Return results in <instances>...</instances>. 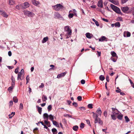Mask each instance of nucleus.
Here are the masks:
<instances>
[{
	"label": "nucleus",
	"mask_w": 134,
	"mask_h": 134,
	"mask_svg": "<svg viewBox=\"0 0 134 134\" xmlns=\"http://www.w3.org/2000/svg\"><path fill=\"white\" fill-rule=\"evenodd\" d=\"M93 114V117L94 119V123L95 124L98 123L100 125H102L103 122L102 120H101L100 118H98V115L94 112H92Z\"/></svg>",
	"instance_id": "1"
},
{
	"label": "nucleus",
	"mask_w": 134,
	"mask_h": 134,
	"mask_svg": "<svg viewBox=\"0 0 134 134\" xmlns=\"http://www.w3.org/2000/svg\"><path fill=\"white\" fill-rule=\"evenodd\" d=\"M43 118L44 119L48 120V118L52 121L54 119V116L51 114L48 115L47 113H45L43 115Z\"/></svg>",
	"instance_id": "2"
},
{
	"label": "nucleus",
	"mask_w": 134,
	"mask_h": 134,
	"mask_svg": "<svg viewBox=\"0 0 134 134\" xmlns=\"http://www.w3.org/2000/svg\"><path fill=\"white\" fill-rule=\"evenodd\" d=\"M110 6L112 9L117 13L119 14H121L120 10L117 7L113 4H110Z\"/></svg>",
	"instance_id": "3"
},
{
	"label": "nucleus",
	"mask_w": 134,
	"mask_h": 134,
	"mask_svg": "<svg viewBox=\"0 0 134 134\" xmlns=\"http://www.w3.org/2000/svg\"><path fill=\"white\" fill-rule=\"evenodd\" d=\"M23 12L25 15L29 17H32L35 15V14L34 13L29 11L25 10Z\"/></svg>",
	"instance_id": "4"
},
{
	"label": "nucleus",
	"mask_w": 134,
	"mask_h": 134,
	"mask_svg": "<svg viewBox=\"0 0 134 134\" xmlns=\"http://www.w3.org/2000/svg\"><path fill=\"white\" fill-rule=\"evenodd\" d=\"M70 27L69 26H66L64 27V31L67 32L69 35H71L72 34V30L70 29Z\"/></svg>",
	"instance_id": "5"
},
{
	"label": "nucleus",
	"mask_w": 134,
	"mask_h": 134,
	"mask_svg": "<svg viewBox=\"0 0 134 134\" xmlns=\"http://www.w3.org/2000/svg\"><path fill=\"white\" fill-rule=\"evenodd\" d=\"M54 16L55 18L59 19L62 20H64V18L60 15V14L58 13H54Z\"/></svg>",
	"instance_id": "6"
},
{
	"label": "nucleus",
	"mask_w": 134,
	"mask_h": 134,
	"mask_svg": "<svg viewBox=\"0 0 134 134\" xmlns=\"http://www.w3.org/2000/svg\"><path fill=\"white\" fill-rule=\"evenodd\" d=\"M63 6L60 4H57L53 6V8L56 10L58 11L62 9Z\"/></svg>",
	"instance_id": "7"
},
{
	"label": "nucleus",
	"mask_w": 134,
	"mask_h": 134,
	"mask_svg": "<svg viewBox=\"0 0 134 134\" xmlns=\"http://www.w3.org/2000/svg\"><path fill=\"white\" fill-rule=\"evenodd\" d=\"M112 114L111 115V118L113 120H115L116 119L115 115H118V113L116 111H112Z\"/></svg>",
	"instance_id": "8"
},
{
	"label": "nucleus",
	"mask_w": 134,
	"mask_h": 134,
	"mask_svg": "<svg viewBox=\"0 0 134 134\" xmlns=\"http://www.w3.org/2000/svg\"><path fill=\"white\" fill-rule=\"evenodd\" d=\"M0 14L1 15L6 18H7L8 16V15L4 11L0 9Z\"/></svg>",
	"instance_id": "9"
},
{
	"label": "nucleus",
	"mask_w": 134,
	"mask_h": 134,
	"mask_svg": "<svg viewBox=\"0 0 134 134\" xmlns=\"http://www.w3.org/2000/svg\"><path fill=\"white\" fill-rule=\"evenodd\" d=\"M123 36L124 37H129L131 36L130 33L128 31H125L123 33Z\"/></svg>",
	"instance_id": "10"
},
{
	"label": "nucleus",
	"mask_w": 134,
	"mask_h": 134,
	"mask_svg": "<svg viewBox=\"0 0 134 134\" xmlns=\"http://www.w3.org/2000/svg\"><path fill=\"white\" fill-rule=\"evenodd\" d=\"M24 5H23L22 4V8L24 9H25L28 8L30 6V4L29 3L27 2H25L24 3Z\"/></svg>",
	"instance_id": "11"
},
{
	"label": "nucleus",
	"mask_w": 134,
	"mask_h": 134,
	"mask_svg": "<svg viewBox=\"0 0 134 134\" xmlns=\"http://www.w3.org/2000/svg\"><path fill=\"white\" fill-rule=\"evenodd\" d=\"M107 38L104 36H102L99 39V41L100 42H102L103 41H107Z\"/></svg>",
	"instance_id": "12"
},
{
	"label": "nucleus",
	"mask_w": 134,
	"mask_h": 134,
	"mask_svg": "<svg viewBox=\"0 0 134 134\" xmlns=\"http://www.w3.org/2000/svg\"><path fill=\"white\" fill-rule=\"evenodd\" d=\"M97 5L100 8H102L103 7V2L102 0H100L98 2Z\"/></svg>",
	"instance_id": "13"
},
{
	"label": "nucleus",
	"mask_w": 134,
	"mask_h": 134,
	"mask_svg": "<svg viewBox=\"0 0 134 134\" xmlns=\"http://www.w3.org/2000/svg\"><path fill=\"white\" fill-rule=\"evenodd\" d=\"M66 72H64L58 74L57 76V78L59 79L64 76L66 74Z\"/></svg>",
	"instance_id": "14"
},
{
	"label": "nucleus",
	"mask_w": 134,
	"mask_h": 134,
	"mask_svg": "<svg viewBox=\"0 0 134 134\" xmlns=\"http://www.w3.org/2000/svg\"><path fill=\"white\" fill-rule=\"evenodd\" d=\"M24 75L22 74L21 73H18V75L17 79L19 80V79L22 80L23 79Z\"/></svg>",
	"instance_id": "15"
},
{
	"label": "nucleus",
	"mask_w": 134,
	"mask_h": 134,
	"mask_svg": "<svg viewBox=\"0 0 134 134\" xmlns=\"http://www.w3.org/2000/svg\"><path fill=\"white\" fill-rule=\"evenodd\" d=\"M85 35L87 38L89 39H91L93 36V35L92 34L89 32L86 33Z\"/></svg>",
	"instance_id": "16"
},
{
	"label": "nucleus",
	"mask_w": 134,
	"mask_h": 134,
	"mask_svg": "<svg viewBox=\"0 0 134 134\" xmlns=\"http://www.w3.org/2000/svg\"><path fill=\"white\" fill-rule=\"evenodd\" d=\"M121 9L123 12L126 13L128 10L129 9L128 7H121Z\"/></svg>",
	"instance_id": "17"
},
{
	"label": "nucleus",
	"mask_w": 134,
	"mask_h": 134,
	"mask_svg": "<svg viewBox=\"0 0 134 134\" xmlns=\"http://www.w3.org/2000/svg\"><path fill=\"white\" fill-rule=\"evenodd\" d=\"M96 113L97 114H96L98 115V116L101 115L102 114V111L100 108H99L96 111Z\"/></svg>",
	"instance_id": "18"
},
{
	"label": "nucleus",
	"mask_w": 134,
	"mask_h": 134,
	"mask_svg": "<svg viewBox=\"0 0 134 134\" xmlns=\"http://www.w3.org/2000/svg\"><path fill=\"white\" fill-rule=\"evenodd\" d=\"M48 40V37L47 36L44 37L42 41V42L43 43H46Z\"/></svg>",
	"instance_id": "19"
},
{
	"label": "nucleus",
	"mask_w": 134,
	"mask_h": 134,
	"mask_svg": "<svg viewBox=\"0 0 134 134\" xmlns=\"http://www.w3.org/2000/svg\"><path fill=\"white\" fill-rule=\"evenodd\" d=\"M32 3L34 5L37 6L40 4V3L36 0H32Z\"/></svg>",
	"instance_id": "20"
},
{
	"label": "nucleus",
	"mask_w": 134,
	"mask_h": 134,
	"mask_svg": "<svg viewBox=\"0 0 134 134\" xmlns=\"http://www.w3.org/2000/svg\"><path fill=\"white\" fill-rule=\"evenodd\" d=\"M109 1L115 5H117L118 4V1L115 0H109Z\"/></svg>",
	"instance_id": "21"
},
{
	"label": "nucleus",
	"mask_w": 134,
	"mask_h": 134,
	"mask_svg": "<svg viewBox=\"0 0 134 134\" xmlns=\"http://www.w3.org/2000/svg\"><path fill=\"white\" fill-rule=\"evenodd\" d=\"M42 100L43 102L46 101L47 100V97L46 96L44 95H43L42 97Z\"/></svg>",
	"instance_id": "22"
},
{
	"label": "nucleus",
	"mask_w": 134,
	"mask_h": 134,
	"mask_svg": "<svg viewBox=\"0 0 134 134\" xmlns=\"http://www.w3.org/2000/svg\"><path fill=\"white\" fill-rule=\"evenodd\" d=\"M48 120H46L44 121L45 123L47 125L48 127H50L51 126L50 123L49 121H48Z\"/></svg>",
	"instance_id": "23"
},
{
	"label": "nucleus",
	"mask_w": 134,
	"mask_h": 134,
	"mask_svg": "<svg viewBox=\"0 0 134 134\" xmlns=\"http://www.w3.org/2000/svg\"><path fill=\"white\" fill-rule=\"evenodd\" d=\"M111 54L113 57H116V58H118V56L116 53L114 51H112L111 52Z\"/></svg>",
	"instance_id": "24"
},
{
	"label": "nucleus",
	"mask_w": 134,
	"mask_h": 134,
	"mask_svg": "<svg viewBox=\"0 0 134 134\" xmlns=\"http://www.w3.org/2000/svg\"><path fill=\"white\" fill-rule=\"evenodd\" d=\"M52 122L53 124L54 125H55L57 127H59V124L57 122L54 120H53Z\"/></svg>",
	"instance_id": "25"
},
{
	"label": "nucleus",
	"mask_w": 134,
	"mask_h": 134,
	"mask_svg": "<svg viewBox=\"0 0 134 134\" xmlns=\"http://www.w3.org/2000/svg\"><path fill=\"white\" fill-rule=\"evenodd\" d=\"M114 26L116 27H120V24L119 22H117L114 24Z\"/></svg>",
	"instance_id": "26"
},
{
	"label": "nucleus",
	"mask_w": 134,
	"mask_h": 134,
	"mask_svg": "<svg viewBox=\"0 0 134 134\" xmlns=\"http://www.w3.org/2000/svg\"><path fill=\"white\" fill-rule=\"evenodd\" d=\"M52 131L53 134H56L57 133V129L55 128L52 129Z\"/></svg>",
	"instance_id": "27"
},
{
	"label": "nucleus",
	"mask_w": 134,
	"mask_h": 134,
	"mask_svg": "<svg viewBox=\"0 0 134 134\" xmlns=\"http://www.w3.org/2000/svg\"><path fill=\"white\" fill-rule=\"evenodd\" d=\"M92 20L94 22L96 25L97 26H99V24L98 23V22L96 20L94 19H92Z\"/></svg>",
	"instance_id": "28"
},
{
	"label": "nucleus",
	"mask_w": 134,
	"mask_h": 134,
	"mask_svg": "<svg viewBox=\"0 0 134 134\" xmlns=\"http://www.w3.org/2000/svg\"><path fill=\"white\" fill-rule=\"evenodd\" d=\"M15 114V113L14 112H12L9 115V118L10 119Z\"/></svg>",
	"instance_id": "29"
},
{
	"label": "nucleus",
	"mask_w": 134,
	"mask_h": 134,
	"mask_svg": "<svg viewBox=\"0 0 134 134\" xmlns=\"http://www.w3.org/2000/svg\"><path fill=\"white\" fill-rule=\"evenodd\" d=\"M9 3L10 5H13L15 4V2L13 0H9Z\"/></svg>",
	"instance_id": "30"
},
{
	"label": "nucleus",
	"mask_w": 134,
	"mask_h": 134,
	"mask_svg": "<svg viewBox=\"0 0 134 134\" xmlns=\"http://www.w3.org/2000/svg\"><path fill=\"white\" fill-rule=\"evenodd\" d=\"M52 106L51 105H49L47 107V109L48 111L49 112L52 109Z\"/></svg>",
	"instance_id": "31"
},
{
	"label": "nucleus",
	"mask_w": 134,
	"mask_h": 134,
	"mask_svg": "<svg viewBox=\"0 0 134 134\" xmlns=\"http://www.w3.org/2000/svg\"><path fill=\"white\" fill-rule=\"evenodd\" d=\"M13 100L14 102L15 103H16L18 102V99L16 97H13Z\"/></svg>",
	"instance_id": "32"
},
{
	"label": "nucleus",
	"mask_w": 134,
	"mask_h": 134,
	"mask_svg": "<svg viewBox=\"0 0 134 134\" xmlns=\"http://www.w3.org/2000/svg\"><path fill=\"white\" fill-rule=\"evenodd\" d=\"M73 130L75 131H76L78 129V127L77 125L74 126L72 128Z\"/></svg>",
	"instance_id": "33"
},
{
	"label": "nucleus",
	"mask_w": 134,
	"mask_h": 134,
	"mask_svg": "<svg viewBox=\"0 0 134 134\" xmlns=\"http://www.w3.org/2000/svg\"><path fill=\"white\" fill-rule=\"evenodd\" d=\"M99 78L100 80L101 81H103L105 79V77L103 75H101L99 76Z\"/></svg>",
	"instance_id": "34"
},
{
	"label": "nucleus",
	"mask_w": 134,
	"mask_h": 134,
	"mask_svg": "<svg viewBox=\"0 0 134 134\" xmlns=\"http://www.w3.org/2000/svg\"><path fill=\"white\" fill-rule=\"evenodd\" d=\"M13 88L14 87H13L11 86L8 88V90L10 92H11L12 91V90Z\"/></svg>",
	"instance_id": "35"
},
{
	"label": "nucleus",
	"mask_w": 134,
	"mask_h": 134,
	"mask_svg": "<svg viewBox=\"0 0 134 134\" xmlns=\"http://www.w3.org/2000/svg\"><path fill=\"white\" fill-rule=\"evenodd\" d=\"M116 21H122V18L121 17H118L116 19Z\"/></svg>",
	"instance_id": "36"
},
{
	"label": "nucleus",
	"mask_w": 134,
	"mask_h": 134,
	"mask_svg": "<svg viewBox=\"0 0 134 134\" xmlns=\"http://www.w3.org/2000/svg\"><path fill=\"white\" fill-rule=\"evenodd\" d=\"M123 116V115H119L117 117V118L121 120V119H122V117Z\"/></svg>",
	"instance_id": "37"
},
{
	"label": "nucleus",
	"mask_w": 134,
	"mask_h": 134,
	"mask_svg": "<svg viewBox=\"0 0 134 134\" xmlns=\"http://www.w3.org/2000/svg\"><path fill=\"white\" fill-rule=\"evenodd\" d=\"M116 88L117 90H115L116 92L117 93H119L120 92H121V90L119 89V87H117Z\"/></svg>",
	"instance_id": "38"
},
{
	"label": "nucleus",
	"mask_w": 134,
	"mask_h": 134,
	"mask_svg": "<svg viewBox=\"0 0 134 134\" xmlns=\"http://www.w3.org/2000/svg\"><path fill=\"white\" fill-rule=\"evenodd\" d=\"M22 4H21L20 5H17L16 7V9L19 10L20 9V7H22Z\"/></svg>",
	"instance_id": "39"
},
{
	"label": "nucleus",
	"mask_w": 134,
	"mask_h": 134,
	"mask_svg": "<svg viewBox=\"0 0 134 134\" xmlns=\"http://www.w3.org/2000/svg\"><path fill=\"white\" fill-rule=\"evenodd\" d=\"M125 120L127 122H128L130 121V120L128 118V117L127 116H126L125 117Z\"/></svg>",
	"instance_id": "40"
},
{
	"label": "nucleus",
	"mask_w": 134,
	"mask_h": 134,
	"mask_svg": "<svg viewBox=\"0 0 134 134\" xmlns=\"http://www.w3.org/2000/svg\"><path fill=\"white\" fill-rule=\"evenodd\" d=\"M42 108L40 107H38V112L40 114H41V112H42Z\"/></svg>",
	"instance_id": "41"
},
{
	"label": "nucleus",
	"mask_w": 134,
	"mask_h": 134,
	"mask_svg": "<svg viewBox=\"0 0 134 134\" xmlns=\"http://www.w3.org/2000/svg\"><path fill=\"white\" fill-rule=\"evenodd\" d=\"M26 79L27 81L26 83H27L29 82L30 80L29 77V75L27 76L26 77Z\"/></svg>",
	"instance_id": "42"
},
{
	"label": "nucleus",
	"mask_w": 134,
	"mask_h": 134,
	"mask_svg": "<svg viewBox=\"0 0 134 134\" xmlns=\"http://www.w3.org/2000/svg\"><path fill=\"white\" fill-rule=\"evenodd\" d=\"M85 124L83 123H81L80 124V127L81 129H83L84 127Z\"/></svg>",
	"instance_id": "43"
},
{
	"label": "nucleus",
	"mask_w": 134,
	"mask_h": 134,
	"mask_svg": "<svg viewBox=\"0 0 134 134\" xmlns=\"http://www.w3.org/2000/svg\"><path fill=\"white\" fill-rule=\"evenodd\" d=\"M23 105L21 103L20 104L19 109L20 110H22L23 109Z\"/></svg>",
	"instance_id": "44"
},
{
	"label": "nucleus",
	"mask_w": 134,
	"mask_h": 134,
	"mask_svg": "<svg viewBox=\"0 0 134 134\" xmlns=\"http://www.w3.org/2000/svg\"><path fill=\"white\" fill-rule=\"evenodd\" d=\"M74 14H73L70 13L68 15V17L70 18H72Z\"/></svg>",
	"instance_id": "45"
},
{
	"label": "nucleus",
	"mask_w": 134,
	"mask_h": 134,
	"mask_svg": "<svg viewBox=\"0 0 134 134\" xmlns=\"http://www.w3.org/2000/svg\"><path fill=\"white\" fill-rule=\"evenodd\" d=\"M110 59H111L112 60L113 62H115L116 61V60L117 59V58H116V59H115L113 57H111Z\"/></svg>",
	"instance_id": "46"
},
{
	"label": "nucleus",
	"mask_w": 134,
	"mask_h": 134,
	"mask_svg": "<svg viewBox=\"0 0 134 134\" xmlns=\"http://www.w3.org/2000/svg\"><path fill=\"white\" fill-rule=\"evenodd\" d=\"M88 107L89 108H93L92 104H89L88 105Z\"/></svg>",
	"instance_id": "47"
},
{
	"label": "nucleus",
	"mask_w": 134,
	"mask_h": 134,
	"mask_svg": "<svg viewBox=\"0 0 134 134\" xmlns=\"http://www.w3.org/2000/svg\"><path fill=\"white\" fill-rule=\"evenodd\" d=\"M77 99L79 101H80L82 100V97L81 96H79L77 97Z\"/></svg>",
	"instance_id": "48"
},
{
	"label": "nucleus",
	"mask_w": 134,
	"mask_h": 134,
	"mask_svg": "<svg viewBox=\"0 0 134 134\" xmlns=\"http://www.w3.org/2000/svg\"><path fill=\"white\" fill-rule=\"evenodd\" d=\"M79 108L82 111H84L85 110V108L84 107H79Z\"/></svg>",
	"instance_id": "49"
},
{
	"label": "nucleus",
	"mask_w": 134,
	"mask_h": 134,
	"mask_svg": "<svg viewBox=\"0 0 134 134\" xmlns=\"http://www.w3.org/2000/svg\"><path fill=\"white\" fill-rule=\"evenodd\" d=\"M11 79L13 82H15V79L14 78L13 76H12Z\"/></svg>",
	"instance_id": "50"
},
{
	"label": "nucleus",
	"mask_w": 134,
	"mask_h": 134,
	"mask_svg": "<svg viewBox=\"0 0 134 134\" xmlns=\"http://www.w3.org/2000/svg\"><path fill=\"white\" fill-rule=\"evenodd\" d=\"M44 87V84L43 83H42L41 84V85H40L39 86V88H43Z\"/></svg>",
	"instance_id": "51"
},
{
	"label": "nucleus",
	"mask_w": 134,
	"mask_h": 134,
	"mask_svg": "<svg viewBox=\"0 0 134 134\" xmlns=\"http://www.w3.org/2000/svg\"><path fill=\"white\" fill-rule=\"evenodd\" d=\"M10 106H12L13 105V102L12 100H11L9 102Z\"/></svg>",
	"instance_id": "52"
},
{
	"label": "nucleus",
	"mask_w": 134,
	"mask_h": 134,
	"mask_svg": "<svg viewBox=\"0 0 134 134\" xmlns=\"http://www.w3.org/2000/svg\"><path fill=\"white\" fill-rule=\"evenodd\" d=\"M85 80H82L81 81V83L82 84H83L85 83Z\"/></svg>",
	"instance_id": "53"
},
{
	"label": "nucleus",
	"mask_w": 134,
	"mask_h": 134,
	"mask_svg": "<svg viewBox=\"0 0 134 134\" xmlns=\"http://www.w3.org/2000/svg\"><path fill=\"white\" fill-rule=\"evenodd\" d=\"M86 121L87 122V124H88L90 126H91L90 121L89 120H86Z\"/></svg>",
	"instance_id": "54"
},
{
	"label": "nucleus",
	"mask_w": 134,
	"mask_h": 134,
	"mask_svg": "<svg viewBox=\"0 0 134 134\" xmlns=\"http://www.w3.org/2000/svg\"><path fill=\"white\" fill-rule=\"evenodd\" d=\"M8 55L10 57L12 55V53L11 51H9L8 52Z\"/></svg>",
	"instance_id": "55"
},
{
	"label": "nucleus",
	"mask_w": 134,
	"mask_h": 134,
	"mask_svg": "<svg viewBox=\"0 0 134 134\" xmlns=\"http://www.w3.org/2000/svg\"><path fill=\"white\" fill-rule=\"evenodd\" d=\"M18 68H17L15 69V72L16 74H17L18 72Z\"/></svg>",
	"instance_id": "56"
},
{
	"label": "nucleus",
	"mask_w": 134,
	"mask_h": 134,
	"mask_svg": "<svg viewBox=\"0 0 134 134\" xmlns=\"http://www.w3.org/2000/svg\"><path fill=\"white\" fill-rule=\"evenodd\" d=\"M106 80L107 81V82H109V77L108 76H107L106 77Z\"/></svg>",
	"instance_id": "57"
},
{
	"label": "nucleus",
	"mask_w": 134,
	"mask_h": 134,
	"mask_svg": "<svg viewBox=\"0 0 134 134\" xmlns=\"http://www.w3.org/2000/svg\"><path fill=\"white\" fill-rule=\"evenodd\" d=\"M104 116L106 117L107 116V113L106 111H104Z\"/></svg>",
	"instance_id": "58"
},
{
	"label": "nucleus",
	"mask_w": 134,
	"mask_h": 134,
	"mask_svg": "<svg viewBox=\"0 0 134 134\" xmlns=\"http://www.w3.org/2000/svg\"><path fill=\"white\" fill-rule=\"evenodd\" d=\"M102 19L103 21H104L105 22H108V20L107 19H105L104 18H102Z\"/></svg>",
	"instance_id": "59"
},
{
	"label": "nucleus",
	"mask_w": 134,
	"mask_h": 134,
	"mask_svg": "<svg viewBox=\"0 0 134 134\" xmlns=\"http://www.w3.org/2000/svg\"><path fill=\"white\" fill-rule=\"evenodd\" d=\"M24 71L23 69H22L21 70V71L19 73H21L22 74H23L24 75Z\"/></svg>",
	"instance_id": "60"
},
{
	"label": "nucleus",
	"mask_w": 134,
	"mask_h": 134,
	"mask_svg": "<svg viewBox=\"0 0 134 134\" xmlns=\"http://www.w3.org/2000/svg\"><path fill=\"white\" fill-rule=\"evenodd\" d=\"M72 104L75 107H77V103L76 102H74Z\"/></svg>",
	"instance_id": "61"
},
{
	"label": "nucleus",
	"mask_w": 134,
	"mask_h": 134,
	"mask_svg": "<svg viewBox=\"0 0 134 134\" xmlns=\"http://www.w3.org/2000/svg\"><path fill=\"white\" fill-rule=\"evenodd\" d=\"M7 67L10 69H12L13 68V67L12 66H7Z\"/></svg>",
	"instance_id": "62"
},
{
	"label": "nucleus",
	"mask_w": 134,
	"mask_h": 134,
	"mask_svg": "<svg viewBox=\"0 0 134 134\" xmlns=\"http://www.w3.org/2000/svg\"><path fill=\"white\" fill-rule=\"evenodd\" d=\"M15 85V82H12V83H11V86L14 87Z\"/></svg>",
	"instance_id": "63"
},
{
	"label": "nucleus",
	"mask_w": 134,
	"mask_h": 134,
	"mask_svg": "<svg viewBox=\"0 0 134 134\" xmlns=\"http://www.w3.org/2000/svg\"><path fill=\"white\" fill-rule=\"evenodd\" d=\"M122 3H124L126 2L128 0H121Z\"/></svg>",
	"instance_id": "64"
}]
</instances>
